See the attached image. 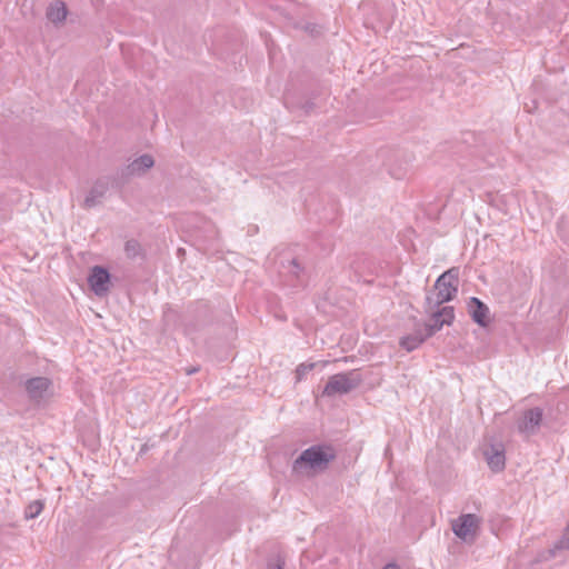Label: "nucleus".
<instances>
[{"instance_id": "412c9836", "label": "nucleus", "mask_w": 569, "mask_h": 569, "mask_svg": "<svg viewBox=\"0 0 569 569\" xmlns=\"http://www.w3.org/2000/svg\"><path fill=\"white\" fill-rule=\"evenodd\" d=\"M289 264L290 272L299 278V274L303 271V267L299 263L298 259H292Z\"/></svg>"}, {"instance_id": "393cba45", "label": "nucleus", "mask_w": 569, "mask_h": 569, "mask_svg": "<svg viewBox=\"0 0 569 569\" xmlns=\"http://www.w3.org/2000/svg\"><path fill=\"white\" fill-rule=\"evenodd\" d=\"M198 371H199V368H198V367H192V368L187 369V370H186V373H187L188 376H190V375L196 373V372H198Z\"/></svg>"}, {"instance_id": "9b49d317", "label": "nucleus", "mask_w": 569, "mask_h": 569, "mask_svg": "<svg viewBox=\"0 0 569 569\" xmlns=\"http://www.w3.org/2000/svg\"><path fill=\"white\" fill-rule=\"evenodd\" d=\"M483 455L491 471L500 472L505 469L506 456L502 443L490 445L485 449Z\"/></svg>"}, {"instance_id": "20e7f679", "label": "nucleus", "mask_w": 569, "mask_h": 569, "mask_svg": "<svg viewBox=\"0 0 569 569\" xmlns=\"http://www.w3.org/2000/svg\"><path fill=\"white\" fill-rule=\"evenodd\" d=\"M30 402L36 406L46 405L53 396V382L48 377H32L23 382Z\"/></svg>"}, {"instance_id": "39448f33", "label": "nucleus", "mask_w": 569, "mask_h": 569, "mask_svg": "<svg viewBox=\"0 0 569 569\" xmlns=\"http://www.w3.org/2000/svg\"><path fill=\"white\" fill-rule=\"evenodd\" d=\"M154 160L152 156L148 153L136 158L129 164L119 169L114 174H112V186L118 189L122 188L131 177L142 176L147 170L152 168Z\"/></svg>"}, {"instance_id": "f3484780", "label": "nucleus", "mask_w": 569, "mask_h": 569, "mask_svg": "<svg viewBox=\"0 0 569 569\" xmlns=\"http://www.w3.org/2000/svg\"><path fill=\"white\" fill-rule=\"evenodd\" d=\"M44 502L43 500H33L31 501L24 509L26 519H34L37 518L43 510Z\"/></svg>"}, {"instance_id": "a211bd4d", "label": "nucleus", "mask_w": 569, "mask_h": 569, "mask_svg": "<svg viewBox=\"0 0 569 569\" xmlns=\"http://www.w3.org/2000/svg\"><path fill=\"white\" fill-rule=\"evenodd\" d=\"M436 316L440 317L447 326H450L455 320V309L450 306L436 308Z\"/></svg>"}, {"instance_id": "b1692460", "label": "nucleus", "mask_w": 569, "mask_h": 569, "mask_svg": "<svg viewBox=\"0 0 569 569\" xmlns=\"http://www.w3.org/2000/svg\"><path fill=\"white\" fill-rule=\"evenodd\" d=\"M382 569H400V567L396 562H389Z\"/></svg>"}, {"instance_id": "4468645a", "label": "nucleus", "mask_w": 569, "mask_h": 569, "mask_svg": "<svg viewBox=\"0 0 569 569\" xmlns=\"http://www.w3.org/2000/svg\"><path fill=\"white\" fill-rule=\"evenodd\" d=\"M561 551H569V521L567 522L561 537L547 551L548 557H546V559L556 558L557 555Z\"/></svg>"}, {"instance_id": "5701e85b", "label": "nucleus", "mask_w": 569, "mask_h": 569, "mask_svg": "<svg viewBox=\"0 0 569 569\" xmlns=\"http://www.w3.org/2000/svg\"><path fill=\"white\" fill-rule=\"evenodd\" d=\"M199 309H200V311H201L204 316H207V315L209 313V308H208V306H207V305H204V303H200V305H199Z\"/></svg>"}, {"instance_id": "7ed1b4c3", "label": "nucleus", "mask_w": 569, "mask_h": 569, "mask_svg": "<svg viewBox=\"0 0 569 569\" xmlns=\"http://www.w3.org/2000/svg\"><path fill=\"white\" fill-rule=\"evenodd\" d=\"M362 376L359 370H350L348 372L337 373L329 378L326 383L322 396L333 397L337 395H346L357 389L362 382Z\"/></svg>"}, {"instance_id": "dca6fc26", "label": "nucleus", "mask_w": 569, "mask_h": 569, "mask_svg": "<svg viewBox=\"0 0 569 569\" xmlns=\"http://www.w3.org/2000/svg\"><path fill=\"white\" fill-rule=\"evenodd\" d=\"M124 252L129 259H144L146 253L140 242L136 239H130L124 243Z\"/></svg>"}, {"instance_id": "bb28decb", "label": "nucleus", "mask_w": 569, "mask_h": 569, "mask_svg": "<svg viewBox=\"0 0 569 569\" xmlns=\"http://www.w3.org/2000/svg\"><path fill=\"white\" fill-rule=\"evenodd\" d=\"M178 253L182 254V253H184V250L182 248H180V249H178Z\"/></svg>"}, {"instance_id": "a878e982", "label": "nucleus", "mask_w": 569, "mask_h": 569, "mask_svg": "<svg viewBox=\"0 0 569 569\" xmlns=\"http://www.w3.org/2000/svg\"><path fill=\"white\" fill-rule=\"evenodd\" d=\"M305 108H306V112H309V110L313 108V104L311 102H307L305 104Z\"/></svg>"}, {"instance_id": "f03ea898", "label": "nucleus", "mask_w": 569, "mask_h": 569, "mask_svg": "<svg viewBox=\"0 0 569 569\" xmlns=\"http://www.w3.org/2000/svg\"><path fill=\"white\" fill-rule=\"evenodd\" d=\"M459 268L452 267L441 273L435 284V297L428 295L425 300V312L432 311L441 305L453 300L458 292Z\"/></svg>"}, {"instance_id": "6ab92c4d", "label": "nucleus", "mask_w": 569, "mask_h": 569, "mask_svg": "<svg viewBox=\"0 0 569 569\" xmlns=\"http://www.w3.org/2000/svg\"><path fill=\"white\" fill-rule=\"evenodd\" d=\"M316 367L315 362L311 363H301L296 369V378L297 381H301L305 376L310 372Z\"/></svg>"}, {"instance_id": "0eeeda50", "label": "nucleus", "mask_w": 569, "mask_h": 569, "mask_svg": "<svg viewBox=\"0 0 569 569\" xmlns=\"http://www.w3.org/2000/svg\"><path fill=\"white\" fill-rule=\"evenodd\" d=\"M88 284L97 297H106L111 289L109 270L102 266H93L88 276Z\"/></svg>"}, {"instance_id": "f257e3e1", "label": "nucleus", "mask_w": 569, "mask_h": 569, "mask_svg": "<svg viewBox=\"0 0 569 569\" xmlns=\"http://www.w3.org/2000/svg\"><path fill=\"white\" fill-rule=\"evenodd\" d=\"M336 457V449L331 445H313L303 450L293 461L292 470L295 472H301L303 470L323 472Z\"/></svg>"}, {"instance_id": "9d476101", "label": "nucleus", "mask_w": 569, "mask_h": 569, "mask_svg": "<svg viewBox=\"0 0 569 569\" xmlns=\"http://www.w3.org/2000/svg\"><path fill=\"white\" fill-rule=\"evenodd\" d=\"M467 310L471 319L480 327L489 325V308L477 297H471L467 303Z\"/></svg>"}, {"instance_id": "ddd939ff", "label": "nucleus", "mask_w": 569, "mask_h": 569, "mask_svg": "<svg viewBox=\"0 0 569 569\" xmlns=\"http://www.w3.org/2000/svg\"><path fill=\"white\" fill-rule=\"evenodd\" d=\"M429 337H425V330L422 327L415 330V332L401 338L400 346L407 351H413Z\"/></svg>"}, {"instance_id": "4be33fe9", "label": "nucleus", "mask_w": 569, "mask_h": 569, "mask_svg": "<svg viewBox=\"0 0 569 569\" xmlns=\"http://www.w3.org/2000/svg\"><path fill=\"white\" fill-rule=\"evenodd\" d=\"M305 30L309 32L311 36H317L320 33L319 27L312 23L306 24Z\"/></svg>"}, {"instance_id": "f8f14e48", "label": "nucleus", "mask_w": 569, "mask_h": 569, "mask_svg": "<svg viewBox=\"0 0 569 569\" xmlns=\"http://www.w3.org/2000/svg\"><path fill=\"white\" fill-rule=\"evenodd\" d=\"M67 6L61 0H54L51 2L46 12L48 20L54 24L63 22L67 18Z\"/></svg>"}, {"instance_id": "423d86ee", "label": "nucleus", "mask_w": 569, "mask_h": 569, "mask_svg": "<svg viewBox=\"0 0 569 569\" xmlns=\"http://www.w3.org/2000/svg\"><path fill=\"white\" fill-rule=\"evenodd\" d=\"M481 518L475 513H466L452 522V531L466 543H473L480 530Z\"/></svg>"}, {"instance_id": "1a4fd4ad", "label": "nucleus", "mask_w": 569, "mask_h": 569, "mask_svg": "<svg viewBox=\"0 0 569 569\" xmlns=\"http://www.w3.org/2000/svg\"><path fill=\"white\" fill-rule=\"evenodd\" d=\"M112 187V176L99 178L87 194L83 207L87 209L96 207L100 203V200L104 197L109 188Z\"/></svg>"}, {"instance_id": "2eb2a0df", "label": "nucleus", "mask_w": 569, "mask_h": 569, "mask_svg": "<svg viewBox=\"0 0 569 569\" xmlns=\"http://www.w3.org/2000/svg\"><path fill=\"white\" fill-rule=\"evenodd\" d=\"M430 313V322H427L422 326L425 330V337H432L437 331L441 330V328L446 325L445 321L436 316V309L429 311Z\"/></svg>"}, {"instance_id": "6e6552de", "label": "nucleus", "mask_w": 569, "mask_h": 569, "mask_svg": "<svg viewBox=\"0 0 569 569\" xmlns=\"http://www.w3.org/2000/svg\"><path fill=\"white\" fill-rule=\"evenodd\" d=\"M543 411L539 407L528 409L523 412L522 417L518 420V430L526 436L535 435L542 421Z\"/></svg>"}, {"instance_id": "aec40b11", "label": "nucleus", "mask_w": 569, "mask_h": 569, "mask_svg": "<svg viewBox=\"0 0 569 569\" xmlns=\"http://www.w3.org/2000/svg\"><path fill=\"white\" fill-rule=\"evenodd\" d=\"M284 559L277 555L274 558H270L267 563L268 569H283Z\"/></svg>"}]
</instances>
